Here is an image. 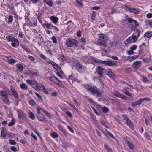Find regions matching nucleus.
I'll return each mask as SVG.
<instances>
[{
  "label": "nucleus",
  "mask_w": 152,
  "mask_h": 152,
  "mask_svg": "<svg viewBox=\"0 0 152 152\" xmlns=\"http://www.w3.org/2000/svg\"><path fill=\"white\" fill-rule=\"evenodd\" d=\"M43 91L46 94H48V91L47 90L45 87L43 88Z\"/></svg>",
  "instance_id": "6e6d98bb"
},
{
  "label": "nucleus",
  "mask_w": 152,
  "mask_h": 152,
  "mask_svg": "<svg viewBox=\"0 0 152 152\" xmlns=\"http://www.w3.org/2000/svg\"><path fill=\"white\" fill-rule=\"evenodd\" d=\"M69 105L75 109L77 111V110L76 107L73 104H69Z\"/></svg>",
  "instance_id": "69168bd1"
},
{
  "label": "nucleus",
  "mask_w": 152,
  "mask_h": 152,
  "mask_svg": "<svg viewBox=\"0 0 152 152\" xmlns=\"http://www.w3.org/2000/svg\"><path fill=\"white\" fill-rule=\"evenodd\" d=\"M45 25L46 26V27L48 29H50L51 28L50 24L46 23H45Z\"/></svg>",
  "instance_id": "37998d69"
},
{
  "label": "nucleus",
  "mask_w": 152,
  "mask_h": 152,
  "mask_svg": "<svg viewBox=\"0 0 152 152\" xmlns=\"http://www.w3.org/2000/svg\"><path fill=\"white\" fill-rule=\"evenodd\" d=\"M9 143L13 145H15L16 144V143L15 141L13 140H10L9 141Z\"/></svg>",
  "instance_id": "f704fd0d"
},
{
  "label": "nucleus",
  "mask_w": 152,
  "mask_h": 152,
  "mask_svg": "<svg viewBox=\"0 0 152 152\" xmlns=\"http://www.w3.org/2000/svg\"><path fill=\"white\" fill-rule=\"evenodd\" d=\"M92 9L94 10H97L100 9V7L97 6H94L93 7Z\"/></svg>",
  "instance_id": "680f3d73"
},
{
  "label": "nucleus",
  "mask_w": 152,
  "mask_h": 152,
  "mask_svg": "<svg viewBox=\"0 0 152 152\" xmlns=\"http://www.w3.org/2000/svg\"><path fill=\"white\" fill-rule=\"evenodd\" d=\"M20 87L23 89L26 90L27 89V87L25 85V84L23 83L20 84Z\"/></svg>",
  "instance_id": "c9c22d12"
},
{
  "label": "nucleus",
  "mask_w": 152,
  "mask_h": 152,
  "mask_svg": "<svg viewBox=\"0 0 152 152\" xmlns=\"http://www.w3.org/2000/svg\"><path fill=\"white\" fill-rule=\"evenodd\" d=\"M10 149L13 151L16 152L17 151V148L14 146H12L10 147Z\"/></svg>",
  "instance_id": "a18cd8bd"
},
{
  "label": "nucleus",
  "mask_w": 152,
  "mask_h": 152,
  "mask_svg": "<svg viewBox=\"0 0 152 152\" xmlns=\"http://www.w3.org/2000/svg\"><path fill=\"white\" fill-rule=\"evenodd\" d=\"M52 39L53 41V42L54 43H57V40L56 38L54 36H53L52 37Z\"/></svg>",
  "instance_id": "49530a36"
},
{
  "label": "nucleus",
  "mask_w": 152,
  "mask_h": 152,
  "mask_svg": "<svg viewBox=\"0 0 152 152\" xmlns=\"http://www.w3.org/2000/svg\"><path fill=\"white\" fill-rule=\"evenodd\" d=\"M50 81L52 82H55L59 85L60 81L55 76H52L50 78Z\"/></svg>",
  "instance_id": "9b49d317"
},
{
  "label": "nucleus",
  "mask_w": 152,
  "mask_h": 152,
  "mask_svg": "<svg viewBox=\"0 0 152 152\" xmlns=\"http://www.w3.org/2000/svg\"><path fill=\"white\" fill-rule=\"evenodd\" d=\"M99 39L97 42V44L99 46H106V41L107 40V37L103 34H99Z\"/></svg>",
  "instance_id": "f03ea898"
},
{
  "label": "nucleus",
  "mask_w": 152,
  "mask_h": 152,
  "mask_svg": "<svg viewBox=\"0 0 152 152\" xmlns=\"http://www.w3.org/2000/svg\"><path fill=\"white\" fill-rule=\"evenodd\" d=\"M18 114V118L23 121H26V117L25 114L22 111L20 110L17 109L16 110Z\"/></svg>",
  "instance_id": "20e7f679"
},
{
  "label": "nucleus",
  "mask_w": 152,
  "mask_h": 152,
  "mask_svg": "<svg viewBox=\"0 0 152 152\" xmlns=\"http://www.w3.org/2000/svg\"><path fill=\"white\" fill-rule=\"evenodd\" d=\"M31 136L34 139V140H37V137L35 136V135L34 134L32 133L31 134Z\"/></svg>",
  "instance_id": "5fc2aeb1"
},
{
  "label": "nucleus",
  "mask_w": 152,
  "mask_h": 152,
  "mask_svg": "<svg viewBox=\"0 0 152 152\" xmlns=\"http://www.w3.org/2000/svg\"><path fill=\"white\" fill-rule=\"evenodd\" d=\"M137 38H135L133 35L129 37L125 41V44L127 45L137 41Z\"/></svg>",
  "instance_id": "39448f33"
},
{
  "label": "nucleus",
  "mask_w": 152,
  "mask_h": 152,
  "mask_svg": "<svg viewBox=\"0 0 152 152\" xmlns=\"http://www.w3.org/2000/svg\"><path fill=\"white\" fill-rule=\"evenodd\" d=\"M16 67L20 72H22L23 70V65L20 64H16Z\"/></svg>",
  "instance_id": "f3484780"
},
{
  "label": "nucleus",
  "mask_w": 152,
  "mask_h": 152,
  "mask_svg": "<svg viewBox=\"0 0 152 152\" xmlns=\"http://www.w3.org/2000/svg\"><path fill=\"white\" fill-rule=\"evenodd\" d=\"M107 74L109 76L113 77L114 75V73L111 71V70L109 69L108 71Z\"/></svg>",
  "instance_id": "5701e85b"
},
{
  "label": "nucleus",
  "mask_w": 152,
  "mask_h": 152,
  "mask_svg": "<svg viewBox=\"0 0 152 152\" xmlns=\"http://www.w3.org/2000/svg\"><path fill=\"white\" fill-rule=\"evenodd\" d=\"M41 87H42V88H43L45 87L43 85V84H42L40 83L39 84V86H38V89H39V88Z\"/></svg>",
  "instance_id": "052dcab7"
},
{
  "label": "nucleus",
  "mask_w": 152,
  "mask_h": 152,
  "mask_svg": "<svg viewBox=\"0 0 152 152\" xmlns=\"http://www.w3.org/2000/svg\"><path fill=\"white\" fill-rule=\"evenodd\" d=\"M28 58L31 61H34L35 59L33 57L31 56H29Z\"/></svg>",
  "instance_id": "338daca9"
},
{
  "label": "nucleus",
  "mask_w": 152,
  "mask_h": 152,
  "mask_svg": "<svg viewBox=\"0 0 152 152\" xmlns=\"http://www.w3.org/2000/svg\"><path fill=\"white\" fill-rule=\"evenodd\" d=\"M152 36L151 33L150 32H148L146 33L144 35V37L146 38H150Z\"/></svg>",
  "instance_id": "412c9836"
},
{
  "label": "nucleus",
  "mask_w": 152,
  "mask_h": 152,
  "mask_svg": "<svg viewBox=\"0 0 152 152\" xmlns=\"http://www.w3.org/2000/svg\"><path fill=\"white\" fill-rule=\"evenodd\" d=\"M51 136L54 138H57L58 137V134L55 132H52L51 134Z\"/></svg>",
  "instance_id": "393cba45"
},
{
  "label": "nucleus",
  "mask_w": 152,
  "mask_h": 152,
  "mask_svg": "<svg viewBox=\"0 0 152 152\" xmlns=\"http://www.w3.org/2000/svg\"><path fill=\"white\" fill-rule=\"evenodd\" d=\"M141 61H137L133 64L132 66L134 68L137 69L141 66Z\"/></svg>",
  "instance_id": "ddd939ff"
},
{
  "label": "nucleus",
  "mask_w": 152,
  "mask_h": 152,
  "mask_svg": "<svg viewBox=\"0 0 152 152\" xmlns=\"http://www.w3.org/2000/svg\"><path fill=\"white\" fill-rule=\"evenodd\" d=\"M142 101L143 99L142 98L132 103V106L133 107H134L138 105H140L141 104Z\"/></svg>",
  "instance_id": "f8f14e48"
},
{
  "label": "nucleus",
  "mask_w": 152,
  "mask_h": 152,
  "mask_svg": "<svg viewBox=\"0 0 152 152\" xmlns=\"http://www.w3.org/2000/svg\"><path fill=\"white\" fill-rule=\"evenodd\" d=\"M142 78V80L144 82H146L148 81V80L147 78L145 76H141Z\"/></svg>",
  "instance_id": "4c0bfd02"
},
{
  "label": "nucleus",
  "mask_w": 152,
  "mask_h": 152,
  "mask_svg": "<svg viewBox=\"0 0 152 152\" xmlns=\"http://www.w3.org/2000/svg\"><path fill=\"white\" fill-rule=\"evenodd\" d=\"M75 68L79 72H82L84 69V67L79 62L77 63L75 65Z\"/></svg>",
  "instance_id": "423d86ee"
},
{
  "label": "nucleus",
  "mask_w": 152,
  "mask_h": 152,
  "mask_svg": "<svg viewBox=\"0 0 152 152\" xmlns=\"http://www.w3.org/2000/svg\"><path fill=\"white\" fill-rule=\"evenodd\" d=\"M40 57L44 59L45 60L46 59V57L45 56V55H44L43 54H41L40 55Z\"/></svg>",
  "instance_id": "774afa93"
},
{
  "label": "nucleus",
  "mask_w": 152,
  "mask_h": 152,
  "mask_svg": "<svg viewBox=\"0 0 152 152\" xmlns=\"http://www.w3.org/2000/svg\"><path fill=\"white\" fill-rule=\"evenodd\" d=\"M1 135L3 138L5 137L7 135V131L5 128H3L1 132Z\"/></svg>",
  "instance_id": "2eb2a0df"
},
{
  "label": "nucleus",
  "mask_w": 152,
  "mask_h": 152,
  "mask_svg": "<svg viewBox=\"0 0 152 152\" xmlns=\"http://www.w3.org/2000/svg\"><path fill=\"white\" fill-rule=\"evenodd\" d=\"M67 128L68 129L71 131V132L72 133L74 132V130L72 129V128L69 126H67Z\"/></svg>",
  "instance_id": "bf43d9fd"
},
{
  "label": "nucleus",
  "mask_w": 152,
  "mask_h": 152,
  "mask_svg": "<svg viewBox=\"0 0 152 152\" xmlns=\"http://www.w3.org/2000/svg\"><path fill=\"white\" fill-rule=\"evenodd\" d=\"M15 120L14 119H12L10 122L8 124L9 126L10 127L14 125L15 124Z\"/></svg>",
  "instance_id": "bb28decb"
},
{
  "label": "nucleus",
  "mask_w": 152,
  "mask_h": 152,
  "mask_svg": "<svg viewBox=\"0 0 152 152\" xmlns=\"http://www.w3.org/2000/svg\"><path fill=\"white\" fill-rule=\"evenodd\" d=\"M131 13H134L135 14H138L139 13V10L137 9L134 8H132V10L130 12Z\"/></svg>",
  "instance_id": "a211bd4d"
},
{
  "label": "nucleus",
  "mask_w": 152,
  "mask_h": 152,
  "mask_svg": "<svg viewBox=\"0 0 152 152\" xmlns=\"http://www.w3.org/2000/svg\"><path fill=\"white\" fill-rule=\"evenodd\" d=\"M77 3L78 4L80 7L83 6V4L82 2V0H76Z\"/></svg>",
  "instance_id": "58836bf2"
},
{
  "label": "nucleus",
  "mask_w": 152,
  "mask_h": 152,
  "mask_svg": "<svg viewBox=\"0 0 152 152\" xmlns=\"http://www.w3.org/2000/svg\"><path fill=\"white\" fill-rule=\"evenodd\" d=\"M127 143L128 146L129 147V148L131 150H133L134 147L133 145L128 141H127Z\"/></svg>",
  "instance_id": "cd10ccee"
},
{
  "label": "nucleus",
  "mask_w": 152,
  "mask_h": 152,
  "mask_svg": "<svg viewBox=\"0 0 152 152\" xmlns=\"http://www.w3.org/2000/svg\"><path fill=\"white\" fill-rule=\"evenodd\" d=\"M92 109L93 110L94 112L97 115H99V114L98 113L97 111L95 110V109L94 108V107H92Z\"/></svg>",
  "instance_id": "13d9d810"
},
{
  "label": "nucleus",
  "mask_w": 152,
  "mask_h": 152,
  "mask_svg": "<svg viewBox=\"0 0 152 152\" xmlns=\"http://www.w3.org/2000/svg\"><path fill=\"white\" fill-rule=\"evenodd\" d=\"M104 69L100 66H98L96 69V71L98 74L99 76L101 77H102V73Z\"/></svg>",
  "instance_id": "6e6552de"
},
{
  "label": "nucleus",
  "mask_w": 152,
  "mask_h": 152,
  "mask_svg": "<svg viewBox=\"0 0 152 152\" xmlns=\"http://www.w3.org/2000/svg\"><path fill=\"white\" fill-rule=\"evenodd\" d=\"M125 94L126 95L129 96H131L132 95L131 93L128 91H126L125 93Z\"/></svg>",
  "instance_id": "864d4df0"
},
{
  "label": "nucleus",
  "mask_w": 152,
  "mask_h": 152,
  "mask_svg": "<svg viewBox=\"0 0 152 152\" xmlns=\"http://www.w3.org/2000/svg\"><path fill=\"white\" fill-rule=\"evenodd\" d=\"M13 20V17L12 15H10L9 16L8 18V21L9 22H11Z\"/></svg>",
  "instance_id": "8fccbe9b"
},
{
  "label": "nucleus",
  "mask_w": 152,
  "mask_h": 152,
  "mask_svg": "<svg viewBox=\"0 0 152 152\" xmlns=\"http://www.w3.org/2000/svg\"><path fill=\"white\" fill-rule=\"evenodd\" d=\"M0 95L3 98H4L7 96V95L6 92L4 91H1Z\"/></svg>",
  "instance_id": "c756f323"
},
{
  "label": "nucleus",
  "mask_w": 152,
  "mask_h": 152,
  "mask_svg": "<svg viewBox=\"0 0 152 152\" xmlns=\"http://www.w3.org/2000/svg\"><path fill=\"white\" fill-rule=\"evenodd\" d=\"M126 121V123L127 125L129 126H130L131 125L132 123L131 121L128 118L127 119L125 120Z\"/></svg>",
  "instance_id": "473e14b6"
},
{
  "label": "nucleus",
  "mask_w": 152,
  "mask_h": 152,
  "mask_svg": "<svg viewBox=\"0 0 152 152\" xmlns=\"http://www.w3.org/2000/svg\"><path fill=\"white\" fill-rule=\"evenodd\" d=\"M12 93L13 94V95L15 98H18V95L15 90H12Z\"/></svg>",
  "instance_id": "4be33fe9"
},
{
  "label": "nucleus",
  "mask_w": 152,
  "mask_h": 152,
  "mask_svg": "<svg viewBox=\"0 0 152 152\" xmlns=\"http://www.w3.org/2000/svg\"><path fill=\"white\" fill-rule=\"evenodd\" d=\"M45 1L48 5L50 6H52L53 5V3L51 0H47Z\"/></svg>",
  "instance_id": "a878e982"
},
{
  "label": "nucleus",
  "mask_w": 152,
  "mask_h": 152,
  "mask_svg": "<svg viewBox=\"0 0 152 152\" xmlns=\"http://www.w3.org/2000/svg\"><path fill=\"white\" fill-rule=\"evenodd\" d=\"M35 94H36V96L39 98V99H42V97L40 96V95H39V94L37 93V92H36L35 93Z\"/></svg>",
  "instance_id": "4d7b16f0"
},
{
  "label": "nucleus",
  "mask_w": 152,
  "mask_h": 152,
  "mask_svg": "<svg viewBox=\"0 0 152 152\" xmlns=\"http://www.w3.org/2000/svg\"><path fill=\"white\" fill-rule=\"evenodd\" d=\"M34 81L28 79L26 80V82L28 84L31 85V86Z\"/></svg>",
  "instance_id": "e433bc0d"
},
{
  "label": "nucleus",
  "mask_w": 152,
  "mask_h": 152,
  "mask_svg": "<svg viewBox=\"0 0 152 152\" xmlns=\"http://www.w3.org/2000/svg\"><path fill=\"white\" fill-rule=\"evenodd\" d=\"M104 148L105 149H107L109 152H112V151L111 148L109 147L108 146H107L106 144L104 145Z\"/></svg>",
  "instance_id": "72a5a7b5"
},
{
  "label": "nucleus",
  "mask_w": 152,
  "mask_h": 152,
  "mask_svg": "<svg viewBox=\"0 0 152 152\" xmlns=\"http://www.w3.org/2000/svg\"><path fill=\"white\" fill-rule=\"evenodd\" d=\"M6 38L7 40L10 42H15L18 41L17 39L12 36H7Z\"/></svg>",
  "instance_id": "4468645a"
},
{
  "label": "nucleus",
  "mask_w": 152,
  "mask_h": 152,
  "mask_svg": "<svg viewBox=\"0 0 152 152\" xmlns=\"http://www.w3.org/2000/svg\"><path fill=\"white\" fill-rule=\"evenodd\" d=\"M52 66L56 70L57 69V68H58V65L57 64L54 63V64H53Z\"/></svg>",
  "instance_id": "de8ad7c7"
},
{
  "label": "nucleus",
  "mask_w": 152,
  "mask_h": 152,
  "mask_svg": "<svg viewBox=\"0 0 152 152\" xmlns=\"http://www.w3.org/2000/svg\"><path fill=\"white\" fill-rule=\"evenodd\" d=\"M120 98L123 99H126V96L124 94H121Z\"/></svg>",
  "instance_id": "e2e57ef3"
},
{
  "label": "nucleus",
  "mask_w": 152,
  "mask_h": 152,
  "mask_svg": "<svg viewBox=\"0 0 152 152\" xmlns=\"http://www.w3.org/2000/svg\"><path fill=\"white\" fill-rule=\"evenodd\" d=\"M8 62L10 64H12L15 62V60L13 59H10L8 60Z\"/></svg>",
  "instance_id": "c03bdc74"
},
{
  "label": "nucleus",
  "mask_w": 152,
  "mask_h": 152,
  "mask_svg": "<svg viewBox=\"0 0 152 152\" xmlns=\"http://www.w3.org/2000/svg\"><path fill=\"white\" fill-rule=\"evenodd\" d=\"M132 8L130 7L129 6L126 5L124 7V9L127 11H129L130 12Z\"/></svg>",
  "instance_id": "c85d7f7f"
},
{
  "label": "nucleus",
  "mask_w": 152,
  "mask_h": 152,
  "mask_svg": "<svg viewBox=\"0 0 152 152\" xmlns=\"http://www.w3.org/2000/svg\"><path fill=\"white\" fill-rule=\"evenodd\" d=\"M2 100L3 101V102L5 103H7L8 102L9 100L7 98V96H6L5 97L3 98L2 99Z\"/></svg>",
  "instance_id": "ea45409f"
},
{
  "label": "nucleus",
  "mask_w": 152,
  "mask_h": 152,
  "mask_svg": "<svg viewBox=\"0 0 152 152\" xmlns=\"http://www.w3.org/2000/svg\"><path fill=\"white\" fill-rule=\"evenodd\" d=\"M29 118L31 119L34 120L35 119V116L33 114L32 112H30L29 113Z\"/></svg>",
  "instance_id": "b1692460"
},
{
  "label": "nucleus",
  "mask_w": 152,
  "mask_h": 152,
  "mask_svg": "<svg viewBox=\"0 0 152 152\" xmlns=\"http://www.w3.org/2000/svg\"><path fill=\"white\" fill-rule=\"evenodd\" d=\"M47 63L49 64H51L52 65H53L54 64V62L52 61H47Z\"/></svg>",
  "instance_id": "0e129e2a"
},
{
  "label": "nucleus",
  "mask_w": 152,
  "mask_h": 152,
  "mask_svg": "<svg viewBox=\"0 0 152 152\" xmlns=\"http://www.w3.org/2000/svg\"><path fill=\"white\" fill-rule=\"evenodd\" d=\"M100 63L102 64L111 66H113L115 64V63L110 61H101Z\"/></svg>",
  "instance_id": "1a4fd4ad"
},
{
  "label": "nucleus",
  "mask_w": 152,
  "mask_h": 152,
  "mask_svg": "<svg viewBox=\"0 0 152 152\" xmlns=\"http://www.w3.org/2000/svg\"><path fill=\"white\" fill-rule=\"evenodd\" d=\"M29 103L31 105H34L35 104V101L33 100H30Z\"/></svg>",
  "instance_id": "3c124183"
},
{
  "label": "nucleus",
  "mask_w": 152,
  "mask_h": 152,
  "mask_svg": "<svg viewBox=\"0 0 152 152\" xmlns=\"http://www.w3.org/2000/svg\"><path fill=\"white\" fill-rule=\"evenodd\" d=\"M128 22L129 23H131L134 27H136L139 25L137 21L134 20L130 18H128L127 19Z\"/></svg>",
  "instance_id": "0eeeda50"
},
{
  "label": "nucleus",
  "mask_w": 152,
  "mask_h": 152,
  "mask_svg": "<svg viewBox=\"0 0 152 152\" xmlns=\"http://www.w3.org/2000/svg\"><path fill=\"white\" fill-rule=\"evenodd\" d=\"M77 43L78 42L76 40L69 38L66 39L65 42V45L68 48H70L76 45Z\"/></svg>",
  "instance_id": "7ed1b4c3"
},
{
  "label": "nucleus",
  "mask_w": 152,
  "mask_h": 152,
  "mask_svg": "<svg viewBox=\"0 0 152 152\" xmlns=\"http://www.w3.org/2000/svg\"><path fill=\"white\" fill-rule=\"evenodd\" d=\"M58 129L61 131L63 132H65V130L63 129V127L60 125H58Z\"/></svg>",
  "instance_id": "79ce46f5"
},
{
  "label": "nucleus",
  "mask_w": 152,
  "mask_h": 152,
  "mask_svg": "<svg viewBox=\"0 0 152 152\" xmlns=\"http://www.w3.org/2000/svg\"><path fill=\"white\" fill-rule=\"evenodd\" d=\"M39 86V84L37 83L36 81H34L33 82V84L31 86L34 88H35L36 89H38V86Z\"/></svg>",
  "instance_id": "aec40b11"
},
{
  "label": "nucleus",
  "mask_w": 152,
  "mask_h": 152,
  "mask_svg": "<svg viewBox=\"0 0 152 152\" xmlns=\"http://www.w3.org/2000/svg\"><path fill=\"white\" fill-rule=\"evenodd\" d=\"M85 88L96 97H102L103 94V91H99L96 87L87 84L85 86Z\"/></svg>",
  "instance_id": "f257e3e1"
},
{
  "label": "nucleus",
  "mask_w": 152,
  "mask_h": 152,
  "mask_svg": "<svg viewBox=\"0 0 152 152\" xmlns=\"http://www.w3.org/2000/svg\"><path fill=\"white\" fill-rule=\"evenodd\" d=\"M133 36L135 37V38L137 37L140 36V32L139 30L138 29H136L134 30V34L133 35Z\"/></svg>",
  "instance_id": "dca6fc26"
},
{
  "label": "nucleus",
  "mask_w": 152,
  "mask_h": 152,
  "mask_svg": "<svg viewBox=\"0 0 152 152\" xmlns=\"http://www.w3.org/2000/svg\"><path fill=\"white\" fill-rule=\"evenodd\" d=\"M50 19L52 22L55 23H56L58 20V18L54 17L53 16H52L51 17Z\"/></svg>",
  "instance_id": "6ab92c4d"
},
{
  "label": "nucleus",
  "mask_w": 152,
  "mask_h": 152,
  "mask_svg": "<svg viewBox=\"0 0 152 152\" xmlns=\"http://www.w3.org/2000/svg\"><path fill=\"white\" fill-rule=\"evenodd\" d=\"M102 112L103 113H106L108 112L109 111V109L106 107H102Z\"/></svg>",
  "instance_id": "2f4dec72"
},
{
  "label": "nucleus",
  "mask_w": 152,
  "mask_h": 152,
  "mask_svg": "<svg viewBox=\"0 0 152 152\" xmlns=\"http://www.w3.org/2000/svg\"><path fill=\"white\" fill-rule=\"evenodd\" d=\"M13 42L12 43H11V45H12V47H15L16 45L18 46L19 45L18 41H18L15 42Z\"/></svg>",
  "instance_id": "7c9ffc66"
},
{
  "label": "nucleus",
  "mask_w": 152,
  "mask_h": 152,
  "mask_svg": "<svg viewBox=\"0 0 152 152\" xmlns=\"http://www.w3.org/2000/svg\"><path fill=\"white\" fill-rule=\"evenodd\" d=\"M36 117L37 119L40 121H44L45 118L44 115L41 113H37Z\"/></svg>",
  "instance_id": "9d476101"
},
{
  "label": "nucleus",
  "mask_w": 152,
  "mask_h": 152,
  "mask_svg": "<svg viewBox=\"0 0 152 152\" xmlns=\"http://www.w3.org/2000/svg\"><path fill=\"white\" fill-rule=\"evenodd\" d=\"M146 17L148 18H150L152 17V13H148L146 15Z\"/></svg>",
  "instance_id": "603ef678"
},
{
  "label": "nucleus",
  "mask_w": 152,
  "mask_h": 152,
  "mask_svg": "<svg viewBox=\"0 0 152 152\" xmlns=\"http://www.w3.org/2000/svg\"><path fill=\"white\" fill-rule=\"evenodd\" d=\"M66 114L70 118H71L72 117V115L71 114V113L70 112L68 111H66L65 112Z\"/></svg>",
  "instance_id": "a19ab883"
},
{
  "label": "nucleus",
  "mask_w": 152,
  "mask_h": 152,
  "mask_svg": "<svg viewBox=\"0 0 152 152\" xmlns=\"http://www.w3.org/2000/svg\"><path fill=\"white\" fill-rule=\"evenodd\" d=\"M137 48V45H134L132 46L131 47V49L132 50H135Z\"/></svg>",
  "instance_id": "09e8293b"
}]
</instances>
